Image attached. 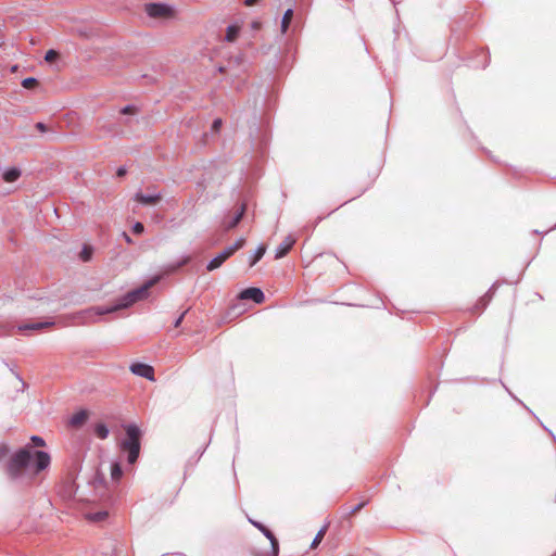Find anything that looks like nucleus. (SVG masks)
Masks as SVG:
<instances>
[{
  "label": "nucleus",
  "mask_w": 556,
  "mask_h": 556,
  "mask_svg": "<svg viewBox=\"0 0 556 556\" xmlns=\"http://www.w3.org/2000/svg\"><path fill=\"white\" fill-rule=\"evenodd\" d=\"M160 279H161V276H155L152 279H150L149 281H147L140 288L128 292L123 298L122 302L119 304H117V305L110 306V307H106V308H103V309L102 308H94L93 311H96V313L98 315H103V314H108V313H113V312H115L117 309H121V308H126V307L132 305L134 303H136L137 301H140V300L147 298L149 289L152 288L154 285H156L160 281Z\"/></svg>",
  "instance_id": "obj_1"
},
{
  "label": "nucleus",
  "mask_w": 556,
  "mask_h": 556,
  "mask_svg": "<svg viewBox=\"0 0 556 556\" xmlns=\"http://www.w3.org/2000/svg\"><path fill=\"white\" fill-rule=\"evenodd\" d=\"M126 439L121 443V450L128 453V463L135 464L140 453L141 430L136 425L125 426Z\"/></svg>",
  "instance_id": "obj_2"
},
{
  "label": "nucleus",
  "mask_w": 556,
  "mask_h": 556,
  "mask_svg": "<svg viewBox=\"0 0 556 556\" xmlns=\"http://www.w3.org/2000/svg\"><path fill=\"white\" fill-rule=\"evenodd\" d=\"M251 556H278L279 543L277 538L273 540L268 539H255L250 547Z\"/></svg>",
  "instance_id": "obj_3"
},
{
  "label": "nucleus",
  "mask_w": 556,
  "mask_h": 556,
  "mask_svg": "<svg viewBox=\"0 0 556 556\" xmlns=\"http://www.w3.org/2000/svg\"><path fill=\"white\" fill-rule=\"evenodd\" d=\"M144 12L149 17L154 20L169 21L175 20L178 16V11L174 7L166 3H147L144 5Z\"/></svg>",
  "instance_id": "obj_4"
},
{
  "label": "nucleus",
  "mask_w": 556,
  "mask_h": 556,
  "mask_svg": "<svg viewBox=\"0 0 556 556\" xmlns=\"http://www.w3.org/2000/svg\"><path fill=\"white\" fill-rule=\"evenodd\" d=\"M31 454L27 448H22L15 453L9 464V472L12 477L20 476L29 465Z\"/></svg>",
  "instance_id": "obj_5"
},
{
  "label": "nucleus",
  "mask_w": 556,
  "mask_h": 556,
  "mask_svg": "<svg viewBox=\"0 0 556 556\" xmlns=\"http://www.w3.org/2000/svg\"><path fill=\"white\" fill-rule=\"evenodd\" d=\"M245 244V239H238L232 245L226 248L223 252L217 254L208 264L207 270L212 271L223 265L231 255H233L238 250H240Z\"/></svg>",
  "instance_id": "obj_6"
},
{
  "label": "nucleus",
  "mask_w": 556,
  "mask_h": 556,
  "mask_svg": "<svg viewBox=\"0 0 556 556\" xmlns=\"http://www.w3.org/2000/svg\"><path fill=\"white\" fill-rule=\"evenodd\" d=\"M130 371L137 376L143 377L150 381H154V369L152 366L143 363H134L130 366Z\"/></svg>",
  "instance_id": "obj_7"
},
{
  "label": "nucleus",
  "mask_w": 556,
  "mask_h": 556,
  "mask_svg": "<svg viewBox=\"0 0 556 556\" xmlns=\"http://www.w3.org/2000/svg\"><path fill=\"white\" fill-rule=\"evenodd\" d=\"M239 299H241V300H252L255 303L260 304V303L264 302L265 296H264V293H263V291L261 289L251 287V288H247L243 291H241L240 294H239Z\"/></svg>",
  "instance_id": "obj_8"
},
{
  "label": "nucleus",
  "mask_w": 556,
  "mask_h": 556,
  "mask_svg": "<svg viewBox=\"0 0 556 556\" xmlns=\"http://www.w3.org/2000/svg\"><path fill=\"white\" fill-rule=\"evenodd\" d=\"M244 212H245V205L242 204L238 212L230 218H227L224 220L223 223V227L225 230H230V229H233L235 227H237V225L240 223V220L242 219L243 215H244Z\"/></svg>",
  "instance_id": "obj_9"
},
{
  "label": "nucleus",
  "mask_w": 556,
  "mask_h": 556,
  "mask_svg": "<svg viewBox=\"0 0 556 556\" xmlns=\"http://www.w3.org/2000/svg\"><path fill=\"white\" fill-rule=\"evenodd\" d=\"M50 465V456L48 453L42 451H37L35 453V466L36 472H39L46 469Z\"/></svg>",
  "instance_id": "obj_10"
},
{
  "label": "nucleus",
  "mask_w": 556,
  "mask_h": 556,
  "mask_svg": "<svg viewBox=\"0 0 556 556\" xmlns=\"http://www.w3.org/2000/svg\"><path fill=\"white\" fill-rule=\"evenodd\" d=\"M161 194H152V195H144L142 193H137L135 195V200L141 204L144 205H155L162 200Z\"/></svg>",
  "instance_id": "obj_11"
},
{
  "label": "nucleus",
  "mask_w": 556,
  "mask_h": 556,
  "mask_svg": "<svg viewBox=\"0 0 556 556\" xmlns=\"http://www.w3.org/2000/svg\"><path fill=\"white\" fill-rule=\"evenodd\" d=\"M89 414L87 410H79L74 414L70 420V425L75 428L81 427L88 419Z\"/></svg>",
  "instance_id": "obj_12"
},
{
  "label": "nucleus",
  "mask_w": 556,
  "mask_h": 556,
  "mask_svg": "<svg viewBox=\"0 0 556 556\" xmlns=\"http://www.w3.org/2000/svg\"><path fill=\"white\" fill-rule=\"evenodd\" d=\"M294 239H291V238H287L280 245L279 248L277 249L276 251V255L275 257L276 258H281L283 257L285 255L288 254V252L292 249L293 244H294Z\"/></svg>",
  "instance_id": "obj_13"
},
{
  "label": "nucleus",
  "mask_w": 556,
  "mask_h": 556,
  "mask_svg": "<svg viewBox=\"0 0 556 556\" xmlns=\"http://www.w3.org/2000/svg\"><path fill=\"white\" fill-rule=\"evenodd\" d=\"M240 30H241V26L239 25H230L227 27V30H226V40L228 42H235L238 37H239V34H240Z\"/></svg>",
  "instance_id": "obj_14"
},
{
  "label": "nucleus",
  "mask_w": 556,
  "mask_h": 556,
  "mask_svg": "<svg viewBox=\"0 0 556 556\" xmlns=\"http://www.w3.org/2000/svg\"><path fill=\"white\" fill-rule=\"evenodd\" d=\"M249 521L264 534V539L273 540V538H276L274 533L263 523L251 518H249Z\"/></svg>",
  "instance_id": "obj_15"
},
{
  "label": "nucleus",
  "mask_w": 556,
  "mask_h": 556,
  "mask_svg": "<svg viewBox=\"0 0 556 556\" xmlns=\"http://www.w3.org/2000/svg\"><path fill=\"white\" fill-rule=\"evenodd\" d=\"M21 177V170L17 168H10L3 173V180L5 182H14Z\"/></svg>",
  "instance_id": "obj_16"
},
{
  "label": "nucleus",
  "mask_w": 556,
  "mask_h": 556,
  "mask_svg": "<svg viewBox=\"0 0 556 556\" xmlns=\"http://www.w3.org/2000/svg\"><path fill=\"white\" fill-rule=\"evenodd\" d=\"M293 17V10L288 9L281 21V33H286Z\"/></svg>",
  "instance_id": "obj_17"
},
{
  "label": "nucleus",
  "mask_w": 556,
  "mask_h": 556,
  "mask_svg": "<svg viewBox=\"0 0 556 556\" xmlns=\"http://www.w3.org/2000/svg\"><path fill=\"white\" fill-rule=\"evenodd\" d=\"M94 434L101 439V440H104L108 438L109 435V429L108 427L102 424V422H99L94 426Z\"/></svg>",
  "instance_id": "obj_18"
},
{
  "label": "nucleus",
  "mask_w": 556,
  "mask_h": 556,
  "mask_svg": "<svg viewBox=\"0 0 556 556\" xmlns=\"http://www.w3.org/2000/svg\"><path fill=\"white\" fill-rule=\"evenodd\" d=\"M93 249L90 245H84L79 253V257L83 262H89L92 257Z\"/></svg>",
  "instance_id": "obj_19"
},
{
  "label": "nucleus",
  "mask_w": 556,
  "mask_h": 556,
  "mask_svg": "<svg viewBox=\"0 0 556 556\" xmlns=\"http://www.w3.org/2000/svg\"><path fill=\"white\" fill-rule=\"evenodd\" d=\"M50 325H52V324L51 323H35V324H28V325L21 326L18 329L20 330H28V329L38 330V329L49 327Z\"/></svg>",
  "instance_id": "obj_20"
},
{
  "label": "nucleus",
  "mask_w": 556,
  "mask_h": 556,
  "mask_svg": "<svg viewBox=\"0 0 556 556\" xmlns=\"http://www.w3.org/2000/svg\"><path fill=\"white\" fill-rule=\"evenodd\" d=\"M123 476L122 467L118 463H114L111 467V477L113 480L118 481Z\"/></svg>",
  "instance_id": "obj_21"
},
{
  "label": "nucleus",
  "mask_w": 556,
  "mask_h": 556,
  "mask_svg": "<svg viewBox=\"0 0 556 556\" xmlns=\"http://www.w3.org/2000/svg\"><path fill=\"white\" fill-rule=\"evenodd\" d=\"M327 532V527H323L316 534L315 539L313 540L312 544H311V547L312 548H316L320 542L323 541L325 534Z\"/></svg>",
  "instance_id": "obj_22"
},
{
  "label": "nucleus",
  "mask_w": 556,
  "mask_h": 556,
  "mask_svg": "<svg viewBox=\"0 0 556 556\" xmlns=\"http://www.w3.org/2000/svg\"><path fill=\"white\" fill-rule=\"evenodd\" d=\"M265 251H266V248L264 245H261L256 250L254 256L252 257L250 266H254L263 257V255L265 254Z\"/></svg>",
  "instance_id": "obj_23"
},
{
  "label": "nucleus",
  "mask_w": 556,
  "mask_h": 556,
  "mask_svg": "<svg viewBox=\"0 0 556 556\" xmlns=\"http://www.w3.org/2000/svg\"><path fill=\"white\" fill-rule=\"evenodd\" d=\"M37 85H38V80L34 77H27V78L23 79V81H22V86L25 89H33V88L37 87Z\"/></svg>",
  "instance_id": "obj_24"
},
{
  "label": "nucleus",
  "mask_w": 556,
  "mask_h": 556,
  "mask_svg": "<svg viewBox=\"0 0 556 556\" xmlns=\"http://www.w3.org/2000/svg\"><path fill=\"white\" fill-rule=\"evenodd\" d=\"M59 58V52L55 51V50H48L46 52V55H45V60L48 62V63H52L54 62L56 59Z\"/></svg>",
  "instance_id": "obj_25"
},
{
  "label": "nucleus",
  "mask_w": 556,
  "mask_h": 556,
  "mask_svg": "<svg viewBox=\"0 0 556 556\" xmlns=\"http://www.w3.org/2000/svg\"><path fill=\"white\" fill-rule=\"evenodd\" d=\"M106 516H108L106 511H99V513L89 515L88 518L91 521H102V520H104L106 518Z\"/></svg>",
  "instance_id": "obj_26"
},
{
  "label": "nucleus",
  "mask_w": 556,
  "mask_h": 556,
  "mask_svg": "<svg viewBox=\"0 0 556 556\" xmlns=\"http://www.w3.org/2000/svg\"><path fill=\"white\" fill-rule=\"evenodd\" d=\"M143 230H144V226H143V224H142V223H140V222H137V223L134 225V227H132V231H134V233H136V235H140V233H142V232H143Z\"/></svg>",
  "instance_id": "obj_27"
},
{
  "label": "nucleus",
  "mask_w": 556,
  "mask_h": 556,
  "mask_svg": "<svg viewBox=\"0 0 556 556\" xmlns=\"http://www.w3.org/2000/svg\"><path fill=\"white\" fill-rule=\"evenodd\" d=\"M31 442L36 446H45L46 445L45 440L41 437H38V435H33L31 437Z\"/></svg>",
  "instance_id": "obj_28"
},
{
  "label": "nucleus",
  "mask_w": 556,
  "mask_h": 556,
  "mask_svg": "<svg viewBox=\"0 0 556 556\" xmlns=\"http://www.w3.org/2000/svg\"><path fill=\"white\" fill-rule=\"evenodd\" d=\"M122 114H136L137 113V109L132 105H127L125 108L122 109L121 111Z\"/></svg>",
  "instance_id": "obj_29"
},
{
  "label": "nucleus",
  "mask_w": 556,
  "mask_h": 556,
  "mask_svg": "<svg viewBox=\"0 0 556 556\" xmlns=\"http://www.w3.org/2000/svg\"><path fill=\"white\" fill-rule=\"evenodd\" d=\"M365 504H366L365 502H362L358 505H356L354 508H352V510L350 511V515L353 516V515L357 514L365 506Z\"/></svg>",
  "instance_id": "obj_30"
},
{
  "label": "nucleus",
  "mask_w": 556,
  "mask_h": 556,
  "mask_svg": "<svg viewBox=\"0 0 556 556\" xmlns=\"http://www.w3.org/2000/svg\"><path fill=\"white\" fill-rule=\"evenodd\" d=\"M220 126H222V121L220 119H215L213 122L212 128L217 131L220 128Z\"/></svg>",
  "instance_id": "obj_31"
},
{
  "label": "nucleus",
  "mask_w": 556,
  "mask_h": 556,
  "mask_svg": "<svg viewBox=\"0 0 556 556\" xmlns=\"http://www.w3.org/2000/svg\"><path fill=\"white\" fill-rule=\"evenodd\" d=\"M116 175H117L118 177H123V176H125V175H126V168H125V167H119V168L117 169V172H116Z\"/></svg>",
  "instance_id": "obj_32"
},
{
  "label": "nucleus",
  "mask_w": 556,
  "mask_h": 556,
  "mask_svg": "<svg viewBox=\"0 0 556 556\" xmlns=\"http://www.w3.org/2000/svg\"><path fill=\"white\" fill-rule=\"evenodd\" d=\"M185 314H186V313H182V314L178 317V319L175 321V325H174V327H175V328H178V327L180 326V324H181V321H182V319H184Z\"/></svg>",
  "instance_id": "obj_33"
},
{
  "label": "nucleus",
  "mask_w": 556,
  "mask_h": 556,
  "mask_svg": "<svg viewBox=\"0 0 556 556\" xmlns=\"http://www.w3.org/2000/svg\"><path fill=\"white\" fill-rule=\"evenodd\" d=\"M36 128H37L38 130L42 131V132L47 130L46 125H45V124H42V123H37V124H36Z\"/></svg>",
  "instance_id": "obj_34"
},
{
  "label": "nucleus",
  "mask_w": 556,
  "mask_h": 556,
  "mask_svg": "<svg viewBox=\"0 0 556 556\" xmlns=\"http://www.w3.org/2000/svg\"><path fill=\"white\" fill-rule=\"evenodd\" d=\"M258 2V0H245L244 1V4L247 7H253L254 4H256Z\"/></svg>",
  "instance_id": "obj_35"
},
{
  "label": "nucleus",
  "mask_w": 556,
  "mask_h": 556,
  "mask_svg": "<svg viewBox=\"0 0 556 556\" xmlns=\"http://www.w3.org/2000/svg\"><path fill=\"white\" fill-rule=\"evenodd\" d=\"M486 296H488V294H485L484 296H482V298L480 299V301H479V302H481V303H482V308H483V307H485V305H486V303H488Z\"/></svg>",
  "instance_id": "obj_36"
},
{
  "label": "nucleus",
  "mask_w": 556,
  "mask_h": 556,
  "mask_svg": "<svg viewBox=\"0 0 556 556\" xmlns=\"http://www.w3.org/2000/svg\"><path fill=\"white\" fill-rule=\"evenodd\" d=\"M124 237L128 243H131V239L129 238V236L127 233H124Z\"/></svg>",
  "instance_id": "obj_37"
},
{
  "label": "nucleus",
  "mask_w": 556,
  "mask_h": 556,
  "mask_svg": "<svg viewBox=\"0 0 556 556\" xmlns=\"http://www.w3.org/2000/svg\"><path fill=\"white\" fill-rule=\"evenodd\" d=\"M0 451L2 452L3 455L7 453L5 448H0Z\"/></svg>",
  "instance_id": "obj_38"
}]
</instances>
